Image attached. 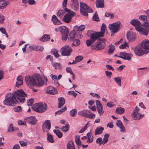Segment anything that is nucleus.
<instances>
[{
	"label": "nucleus",
	"mask_w": 149,
	"mask_h": 149,
	"mask_svg": "<svg viewBox=\"0 0 149 149\" xmlns=\"http://www.w3.org/2000/svg\"><path fill=\"white\" fill-rule=\"evenodd\" d=\"M95 114L92 113L89 111V112H88L86 118L91 119H94L95 117Z\"/></svg>",
	"instance_id": "obj_45"
},
{
	"label": "nucleus",
	"mask_w": 149,
	"mask_h": 149,
	"mask_svg": "<svg viewBox=\"0 0 149 149\" xmlns=\"http://www.w3.org/2000/svg\"><path fill=\"white\" fill-rule=\"evenodd\" d=\"M72 45L75 46H77L79 45L80 43V41L79 39H76L73 41Z\"/></svg>",
	"instance_id": "obj_49"
},
{
	"label": "nucleus",
	"mask_w": 149,
	"mask_h": 149,
	"mask_svg": "<svg viewBox=\"0 0 149 149\" xmlns=\"http://www.w3.org/2000/svg\"><path fill=\"white\" fill-rule=\"evenodd\" d=\"M52 20L55 25H59L61 24V22L58 19L55 15H53L52 17Z\"/></svg>",
	"instance_id": "obj_27"
},
{
	"label": "nucleus",
	"mask_w": 149,
	"mask_h": 149,
	"mask_svg": "<svg viewBox=\"0 0 149 149\" xmlns=\"http://www.w3.org/2000/svg\"><path fill=\"white\" fill-rule=\"evenodd\" d=\"M70 6L73 10L76 11L79 9V2L78 0H71Z\"/></svg>",
	"instance_id": "obj_17"
},
{
	"label": "nucleus",
	"mask_w": 149,
	"mask_h": 149,
	"mask_svg": "<svg viewBox=\"0 0 149 149\" xmlns=\"http://www.w3.org/2000/svg\"><path fill=\"white\" fill-rule=\"evenodd\" d=\"M141 46L144 51L149 50V40H143L141 43Z\"/></svg>",
	"instance_id": "obj_20"
},
{
	"label": "nucleus",
	"mask_w": 149,
	"mask_h": 149,
	"mask_svg": "<svg viewBox=\"0 0 149 149\" xmlns=\"http://www.w3.org/2000/svg\"><path fill=\"white\" fill-rule=\"evenodd\" d=\"M50 39V36L49 35H44L40 40L41 41L46 42L49 40Z\"/></svg>",
	"instance_id": "obj_30"
},
{
	"label": "nucleus",
	"mask_w": 149,
	"mask_h": 149,
	"mask_svg": "<svg viewBox=\"0 0 149 149\" xmlns=\"http://www.w3.org/2000/svg\"><path fill=\"white\" fill-rule=\"evenodd\" d=\"M35 80V86H41L45 84L46 85L48 81L47 78L44 76L43 78L45 81V83L44 80L41 78L38 74H36L34 75Z\"/></svg>",
	"instance_id": "obj_3"
},
{
	"label": "nucleus",
	"mask_w": 149,
	"mask_h": 149,
	"mask_svg": "<svg viewBox=\"0 0 149 149\" xmlns=\"http://www.w3.org/2000/svg\"><path fill=\"white\" fill-rule=\"evenodd\" d=\"M115 49V47L113 45L109 46V49L108 53L110 54H112L114 51Z\"/></svg>",
	"instance_id": "obj_47"
},
{
	"label": "nucleus",
	"mask_w": 149,
	"mask_h": 149,
	"mask_svg": "<svg viewBox=\"0 0 149 149\" xmlns=\"http://www.w3.org/2000/svg\"><path fill=\"white\" fill-rule=\"evenodd\" d=\"M14 97L16 98L17 102H19L22 103L24 102L25 101V97L27 96L26 94L22 90H17L12 93Z\"/></svg>",
	"instance_id": "obj_2"
},
{
	"label": "nucleus",
	"mask_w": 149,
	"mask_h": 149,
	"mask_svg": "<svg viewBox=\"0 0 149 149\" xmlns=\"http://www.w3.org/2000/svg\"><path fill=\"white\" fill-rule=\"evenodd\" d=\"M53 132L59 138H61L62 137L63 134L60 132L56 130H54Z\"/></svg>",
	"instance_id": "obj_48"
},
{
	"label": "nucleus",
	"mask_w": 149,
	"mask_h": 149,
	"mask_svg": "<svg viewBox=\"0 0 149 149\" xmlns=\"http://www.w3.org/2000/svg\"><path fill=\"white\" fill-rule=\"evenodd\" d=\"M139 19L143 22L144 25H146V26H149V22L148 20L147 17L146 15H141L139 16Z\"/></svg>",
	"instance_id": "obj_21"
},
{
	"label": "nucleus",
	"mask_w": 149,
	"mask_h": 149,
	"mask_svg": "<svg viewBox=\"0 0 149 149\" xmlns=\"http://www.w3.org/2000/svg\"><path fill=\"white\" fill-rule=\"evenodd\" d=\"M17 81L16 82V86L19 87L23 84V81L22 76H19L17 79Z\"/></svg>",
	"instance_id": "obj_33"
},
{
	"label": "nucleus",
	"mask_w": 149,
	"mask_h": 149,
	"mask_svg": "<svg viewBox=\"0 0 149 149\" xmlns=\"http://www.w3.org/2000/svg\"><path fill=\"white\" fill-rule=\"evenodd\" d=\"M46 93L50 95H54L57 93V91L55 88L51 86H49L47 87Z\"/></svg>",
	"instance_id": "obj_18"
},
{
	"label": "nucleus",
	"mask_w": 149,
	"mask_h": 149,
	"mask_svg": "<svg viewBox=\"0 0 149 149\" xmlns=\"http://www.w3.org/2000/svg\"><path fill=\"white\" fill-rule=\"evenodd\" d=\"M70 128V126L69 125L66 124L65 126L61 127V130L63 132H67Z\"/></svg>",
	"instance_id": "obj_50"
},
{
	"label": "nucleus",
	"mask_w": 149,
	"mask_h": 149,
	"mask_svg": "<svg viewBox=\"0 0 149 149\" xmlns=\"http://www.w3.org/2000/svg\"><path fill=\"white\" fill-rule=\"evenodd\" d=\"M106 40L104 39H102V40H100L99 42H98V44L99 47L101 48L100 50H102L104 49L105 47Z\"/></svg>",
	"instance_id": "obj_26"
},
{
	"label": "nucleus",
	"mask_w": 149,
	"mask_h": 149,
	"mask_svg": "<svg viewBox=\"0 0 149 149\" xmlns=\"http://www.w3.org/2000/svg\"><path fill=\"white\" fill-rule=\"evenodd\" d=\"M17 102L16 98L12 93H8L6 95V97L3 101V103L5 105L15 106Z\"/></svg>",
	"instance_id": "obj_1"
},
{
	"label": "nucleus",
	"mask_w": 149,
	"mask_h": 149,
	"mask_svg": "<svg viewBox=\"0 0 149 149\" xmlns=\"http://www.w3.org/2000/svg\"><path fill=\"white\" fill-rule=\"evenodd\" d=\"M96 6L97 8H103L104 7V0H97Z\"/></svg>",
	"instance_id": "obj_25"
},
{
	"label": "nucleus",
	"mask_w": 149,
	"mask_h": 149,
	"mask_svg": "<svg viewBox=\"0 0 149 149\" xmlns=\"http://www.w3.org/2000/svg\"><path fill=\"white\" fill-rule=\"evenodd\" d=\"M115 104H114L113 102L111 101L107 102V106L109 108H111L114 107Z\"/></svg>",
	"instance_id": "obj_61"
},
{
	"label": "nucleus",
	"mask_w": 149,
	"mask_h": 149,
	"mask_svg": "<svg viewBox=\"0 0 149 149\" xmlns=\"http://www.w3.org/2000/svg\"><path fill=\"white\" fill-rule=\"evenodd\" d=\"M106 27V26L105 24L104 23H103L101 28V31L98 32L102 33L103 34V36H104V34L105 32Z\"/></svg>",
	"instance_id": "obj_46"
},
{
	"label": "nucleus",
	"mask_w": 149,
	"mask_h": 149,
	"mask_svg": "<svg viewBox=\"0 0 149 149\" xmlns=\"http://www.w3.org/2000/svg\"><path fill=\"white\" fill-rule=\"evenodd\" d=\"M114 80L119 86H121V80L120 78V77H115L114 78Z\"/></svg>",
	"instance_id": "obj_44"
},
{
	"label": "nucleus",
	"mask_w": 149,
	"mask_h": 149,
	"mask_svg": "<svg viewBox=\"0 0 149 149\" xmlns=\"http://www.w3.org/2000/svg\"><path fill=\"white\" fill-rule=\"evenodd\" d=\"M103 34L100 32H94L92 33L91 36L90 38L95 42L96 39L100 37H102Z\"/></svg>",
	"instance_id": "obj_13"
},
{
	"label": "nucleus",
	"mask_w": 149,
	"mask_h": 149,
	"mask_svg": "<svg viewBox=\"0 0 149 149\" xmlns=\"http://www.w3.org/2000/svg\"><path fill=\"white\" fill-rule=\"evenodd\" d=\"M85 26L84 25H81L79 26H75L74 28V31L75 32L82 31L84 30Z\"/></svg>",
	"instance_id": "obj_24"
},
{
	"label": "nucleus",
	"mask_w": 149,
	"mask_h": 149,
	"mask_svg": "<svg viewBox=\"0 0 149 149\" xmlns=\"http://www.w3.org/2000/svg\"><path fill=\"white\" fill-rule=\"evenodd\" d=\"M52 66L56 69H60L61 68V65L59 63H54L53 62L52 63Z\"/></svg>",
	"instance_id": "obj_39"
},
{
	"label": "nucleus",
	"mask_w": 149,
	"mask_h": 149,
	"mask_svg": "<svg viewBox=\"0 0 149 149\" xmlns=\"http://www.w3.org/2000/svg\"><path fill=\"white\" fill-rule=\"evenodd\" d=\"M134 51L135 54L137 56H141L144 54H147L149 52V50L144 51L143 48L139 46L135 47Z\"/></svg>",
	"instance_id": "obj_9"
},
{
	"label": "nucleus",
	"mask_w": 149,
	"mask_h": 149,
	"mask_svg": "<svg viewBox=\"0 0 149 149\" xmlns=\"http://www.w3.org/2000/svg\"><path fill=\"white\" fill-rule=\"evenodd\" d=\"M104 130V128L101 126L97 127L95 129V135L101 134Z\"/></svg>",
	"instance_id": "obj_29"
},
{
	"label": "nucleus",
	"mask_w": 149,
	"mask_h": 149,
	"mask_svg": "<svg viewBox=\"0 0 149 149\" xmlns=\"http://www.w3.org/2000/svg\"><path fill=\"white\" fill-rule=\"evenodd\" d=\"M70 113L72 116H74L77 113L76 109H74L70 111Z\"/></svg>",
	"instance_id": "obj_55"
},
{
	"label": "nucleus",
	"mask_w": 149,
	"mask_h": 149,
	"mask_svg": "<svg viewBox=\"0 0 149 149\" xmlns=\"http://www.w3.org/2000/svg\"><path fill=\"white\" fill-rule=\"evenodd\" d=\"M8 4L7 1L5 0H0V9H4Z\"/></svg>",
	"instance_id": "obj_31"
},
{
	"label": "nucleus",
	"mask_w": 149,
	"mask_h": 149,
	"mask_svg": "<svg viewBox=\"0 0 149 149\" xmlns=\"http://www.w3.org/2000/svg\"><path fill=\"white\" fill-rule=\"evenodd\" d=\"M66 12L67 13L63 17V21L65 23H68L70 21L72 17L75 15L76 13L70 10H66Z\"/></svg>",
	"instance_id": "obj_6"
},
{
	"label": "nucleus",
	"mask_w": 149,
	"mask_h": 149,
	"mask_svg": "<svg viewBox=\"0 0 149 149\" xmlns=\"http://www.w3.org/2000/svg\"><path fill=\"white\" fill-rule=\"evenodd\" d=\"M130 23L135 27L136 29V27H141V23L138 19H132L130 22Z\"/></svg>",
	"instance_id": "obj_23"
},
{
	"label": "nucleus",
	"mask_w": 149,
	"mask_h": 149,
	"mask_svg": "<svg viewBox=\"0 0 149 149\" xmlns=\"http://www.w3.org/2000/svg\"><path fill=\"white\" fill-rule=\"evenodd\" d=\"M94 42V41H93V40L91 39H90L87 40L86 41V43L87 46H90Z\"/></svg>",
	"instance_id": "obj_59"
},
{
	"label": "nucleus",
	"mask_w": 149,
	"mask_h": 149,
	"mask_svg": "<svg viewBox=\"0 0 149 149\" xmlns=\"http://www.w3.org/2000/svg\"><path fill=\"white\" fill-rule=\"evenodd\" d=\"M105 16L106 17H110L111 19H113L114 17L113 14V13H105Z\"/></svg>",
	"instance_id": "obj_56"
},
{
	"label": "nucleus",
	"mask_w": 149,
	"mask_h": 149,
	"mask_svg": "<svg viewBox=\"0 0 149 149\" xmlns=\"http://www.w3.org/2000/svg\"><path fill=\"white\" fill-rule=\"evenodd\" d=\"M75 141L76 144L78 146H80L81 145V142L80 139V136L77 135L75 136Z\"/></svg>",
	"instance_id": "obj_40"
},
{
	"label": "nucleus",
	"mask_w": 149,
	"mask_h": 149,
	"mask_svg": "<svg viewBox=\"0 0 149 149\" xmlns=\"http://www.w3.org/2000/svg\"><path fill=\"white\" fill-rule=\"evenodd\" d=\"M60 31L62 34L68 33V28L65 26H60Z\"/></svg>",
	"instance_id": "obj_35"
},
{
	"label": "nucleus",
	"mask_w": 149,
	"mask_h": 149,
	"mask_svg": "<svg viewBox=\"0 0 149 149\" xmlns=\"http://www.w3.org/2000/svg\"><path fill=\"white\" fill-rule=\"evenodd\" d=\"M67 149H75L73 141H70L68 142L67 145Z\"/></svg>",
	"instance_id": "obj_32"
},
{
	"label": "nucleus",
	"mask_w": 149,
	"mask_h": 149,
	"mask_svg": "<svg viewBox=\"0 0 149 149\" xmlns=\"http://www.w3.org/2000/svg\"><path fill=\"white\" fill-rule=\"evenodd\" d=\"M125 110L124 108L121 107H118L116 110V113L119 114H122L124 113Z\"/></svg>",
	"instance_id": "obj_34"
},
{
	"label": "nucleus",
	"mask_w": 149,
	"mask_h": 149,
	"mask_svg": "<svg viewBox=\"0 0 149 149\" xmlns=\"http://www.w3.org/2000/svg\"><path fill=\"white\" fill-rule=\"evenodd\" d=\"M120 22L118 21L116 22L110 24L109 26V27L111 32L113 33L117 32L120 29Z\"/></svg>",
	"instance_id": "obj_10"
},
{
	"label": "nucleus",
	"mask_w": 149,
	"mask_h": 149,
	"mask_svg": "<svg viewBox=\"0 0 149 149\" xmlns=\"http://www.w3.org/2000/svg\"><path fill=\"white\" fill-rule=\"evenodd\" d=\"M88 124H86L84 127L82 128V129L80 130L79 131V133H81L84 132L88 127Z\"/></svg>",
	"instance_id": "obj_57"
},
{
	"label": "nucleus",
	"mask_w": 149,
	"mask_h": 149,
	"mask_svg": "<svg viewBox=\"0 0 149 149\" xmlns=\"http://www.w3.org/2000/svg\"><path fill=\"white\" fill-rule=\"evenodd\" d=\"M87 136L88 137L87 143H91L93 141V137L91 132H88L87 134Z\"/></svg>",
	"instance_id": "obj_38"
},
{
	"label": "nucleus",
	"mask_w": 149,
	"mask_h": 149,
	"mask_svg": "<svg viewBox=\"0 0 149 149\" xmlns=\"http://www.w3.org/2000/svg\"><path fill=\"white\" fill-rule=\"evenodd\" d=\"M5 19V18L4 15L0 13V24L3 23Z\"/></svg>",
	"instance_id": "obj_63"
},
{
	"label": "nucleus",
	"mask_w": 149,
	"mask_h": 149,
	"mask_svg": "<svg viewBox=\"0 0 149 149\" xmlns=\"http://www.w3.org/2000/svg\"><path fill=\"white\" fill-rule=\"evenodd\" d=\"M80 8L81 13L85 16H88V13L93 12L92 9L85 3L80 2Z\"/></svg>",
	"instance_id": "obj_4"
},
{
	"label": "nucleus",
	"mask_w": 149,
	"mask_h": 149,
	"mask_svg": "<svg viewBox=\"0 0 149 149\" xmlns=\"http://www.w3.org/2000/svg\"><path fill=\"white\" fill-rule=\"evenodd\" d=\"M136 30L139 32L141 34H143L145 36H147L148 34V32L147 30L141 27H136Z\"/></svg>",
	"instance_id": "obj_22"
},
{
	"label": "nucleus",
	"mask_w": 149,
	"mask_h": 149,
	"mask_svg": "<svg viewBox=\"0 0 149 149\" xmlns=\"http://www.w3.org/2000/svg\"><path fill=\"white\" fill-rule=\"evenodd\" d=\"M47 140L50 142L53 143L54 142V140L53 139V136L50 134L49 133L47 134Z\"/></svg>",
	"instance_id": "obj_42"
},
{
	"label": "nucleus",
	"mask_w": 149,
	"mask_h": 149,
	"mask_svg": "<svg viewBox=\"0 0 149 149\" xmlns=\"http://www.w3.org/2000/svg\"><path fill=\"white\" fill-rule=\"evenodd\" d=\"M96 105L98 113L100 115H102L104 113V111L103 109L102 105L99 100L96 101Z\"/></svg>",
	"instance_id": "obj_14"
},
{
	"label": "nucleus",
	"mask_w": 149,
	"mask_h": 149,
	"mask_svg": "<svg viewBox=\"0 0 149 149\" xmlns=\"http://www.w3.org/2000/svg\"><path fill=\"white\" fill-rule=\"evenodd\" d=\"M88 112H89V111L88 110H83L79 112L78 113L79 115L83 116L86 117Z\"/></svg>",
	"instance_id": "obj_41"
},
{
	"label": "nucleus",
	"mask_w": 149,
	"mask_h": 149,
	"mask_svg": "<svg viewBox=\"0 0 149 149\" xmlns=\"http://www.w3.org/2000/svg\"><path fill=\"white\" fill-rule=\"evenodd\" d=\"M90 94L92 97H94L97 98L98 99H100V95L97 93H90Z\"/></svg>",
	"instance_id": "obj_62"
},
{
	"label": "nucleus",
	"mask_w": 149,
	"mask_h": 149,
	"mask_svg": "<svg viewBox=\"0 0 149 149\" xmlns=\"http://www.w3.org/2000/svg\"><path fill=\"white\" fill-rule=\"evenodd\" d=\"M66 110V107H64L62 108L60 110L56 112L55 113L56 114H59L62 113L63 112L65 111Z\"/></svg>",
	"instance_id": "obj_52"
},
{
	"label": "nucleus",
	"mask_w": 149,
	"mask_h": 149,
	"mask_svg": "<svg viewBox=\"0 0 149 149\" xmlns=\"http://www.w3.org/2000/svg\"><path fill=\"white\" fill-rule=\"evenodd\" d=\"M34 102V100L33 99H31L27 101L28 105L30 106L32 105Z\"/></svg>",
	"instance_id": "obj_64"
},
{
	"label": "nucleus",
	"mask_w": 149,
	"mask_h": 149,
	"mask_svg": "<svg viewBox=\"0 0 149 149\" xmlns=\"http://www.w3.org/2000/svg\"><path fill=\"white\" fill-rule=\"evenodd\" d=\"M68 0H63L62 2V6L64 9L66 10H69L67 8L66 6L67 4Z\"/></svg>",
	"instance_id": "obj_54"
},
{
	"label": "nucleus",
	"mask_w": 149,
	"mask_h": 149,
	"mask_svg": "<svg viewBox=\"0 0 149 149\" xmlns=\"http://www.w3.org/2000/svg\"><path fill=\"white\" fill-rule=\"evenodd\" d=\"M34 110L39 113L45 111L47 109L45 103H39L35 104L33 107Z\"/></svg>",
	"instance_id": "obj_5"
},
{
	"label": "nucleus",
	"mask_w": 149,
	"mask_h": 149,
	"mask_svg": "<svg viewBox=\"0 0 149 149\" xmlns=\"http://www.w3.org/2000/svg\"><path fill=\"white\" fill-rule=\"evenodd\" d=\"M58 108H61L62 107L65 103L64 99L62 97L58 98Z\"/></svg>",
	"instance_id": "obj_28"
},
{
	"label": "nucleus",
	"mask_w": 149,
	"mask_h": 149,
	"mask_svg": "<svg viewBox=\"0 0 149 149\" xmlns=\"http://www.w3.org/2000/svg\"><path fill=\"white\" fill-rule=\"evenodd\" d=\"M61 55L65 56H69L71 55L72 50L71 47L68 45L63 46L60 49Z\"/></svg>",
	"instance_id": "obj_7"
},
{
	"label": "nucleus",
	"mask_w": 149,
	"mask_h": 149,
	"mask_svg": "<svg viewBox=\"0 0 149 149\" xmlns=\"http://www.w3.org/2000/svg\"><path fill=\"white\" fill-rule=\"evenodd\" d=\"M83 57L82 56H78L75 58V61L77 63L80 62L83 59Z\"/></svg>",
	"instance_id": "obj_51"
},
{
	"label": "nucleus",
	"mask_w": 149,
	"mask_h": 149,
	"mask_svg": "<svg viewBox=\"0 0 149 149\" xmlns=\"http://www.w3.org/2000/svg\"><path fill=\"white\" fill-rule=\"evenodd\" d=\"M132 56V54L131 53L120 52V56H118L124 60L130 61L131 59V57Z\"/></svg>",
	"instance_id": "obj_12"
},
{
	"label": "nucleus",
	"mask_w": 149,
	"mask_h": 149,
	"mask_svg": "<svg viewBox=\"0 0 149 149\" xmlns=\"http://www.w3.org/2000/svg\"><path fill=\"white\" fill-rule=\"evenodd\" d=\"M25 120L26 122L32 125H35L37 121L35 117L34 116H31L26 118Z\"/></svg>",
	"instance_id": "obj_19"
},
{
	"label": "nucleus",
	"mask_w": 149,
	"mask_h": 149,
	"mask_svg": "<svg viewBox=\"0 0 149 149\" xmlns=\"http://www.w3.org/2000/svg\"><path fill=\"white\" fill-rule=\"evenodd\" d=\"M51 53L54 54L56 58H58L59 56L57 52L55 49L52 50Z\"/></svg>",
	"instance_id": "obj_53"
},
{
	"label": "nucleus",
	"mask_w": 149,
	"mask_h": 149,
	"mask_svg": "<svg viewBox=\"0 0 149 149\" xmlns=\"http://www.w3.org/2000/svg\"><path fill=\"white\" fill-rule=\"evenodd\" d=\"M65 12H66L65 9L59 10L57 12L56 15L59 17L62 18L63 17Z\"/></svg>",
	"instance_id": "obj_37"
},
{
	"label": "nucleus",
	"mask_w": 149,
	"mask_h": 149,
	"mask_svg": "<svg viewBox=\"0 0 149 149\" xmlns=\"http://www.w3.org/2000/svg\"><path fill=\"white\" fill-rule=\"evenodd\" d=\"M127 37L129 41H134L136 39V34L132 31H129L127 33Z\"/></svg>",
	"instance_id": "obj_15"
},
{
	"label": "nucleus",
	"mask_w": 149,
	"mask_h": 149,
	"mask_svg": "<svg viewBox=\"0 0 149 149\" xmlns=\"http://www.w3.org/2000/svg\"><path fill=\"white\" fill-rule=\"evenodd\" d=\"M96 142L97 143H99V146H100L102 143L103 141H102V138L101 137L98 138L96 140Z\"/></svg>",
	"instance_id": "obj_60"
},
{
	"label": "nucleus",
	"mask_w": 149,
	"mask_h": 149,
	"mask_svg": "<svg viewBox=\"0 0 149 149\" xmlns=\"http://www.w3.org/2000/svg\"><path fill=\"white\" fill-rule=\"evenodd\" d=\"M25 80L27 85L30 87L35 86V80L34 75L33 77L26 76L25 77Z\"/></svg>",
	"instance_id": "obj_11"
},
{
	"label": "nucleus",
	"mask_w": 149,
	"mask_h": 149,
	"mask_svg": "<svg viewBox=\"0 0 149 149\" xmlns=\"http://www.w3.org/2000/svg\"><path fill=\"white\" fill-rule=\"evenodd\" d=\"M139 109L137 107H136L135 109L133 111V117L135 120H140L144 116V114H141L139 113Z\"/></svg>",
	"instance_id": "obj_8"
},
{
	"label": "nucleus",
	"mask_w": 149,
	"mask_h": 149,
	"mask_svg": "<svg viewBox=\"0 0 149 149\" xmlns=\"http://www.w3.org/2000/svg\"><path fill=\"white\" fill-rule=\"evenodd\" d=\"M51 123L49 120L45 121L43 124V129L45 132H48L50 129Z\"/></svg>",
	"instance_id": "obj_16"
},
{
	"label": "nucleus",
	"mask_w": 149,
	"mask_h": 149,
	"mask_svg": "<svg viewBox=\"0 0 149 149\" xmlns=\"http://www.w3.org/2000/svg\"><path fill=\"white\" fill-rule=\"evenodd\" d=\"M109 136V134H106L104 135L102 142L103 144H105L108 141V138Z\"/></svg>",
	"instance_id": "obj_43"
},
{
	"label": "nucleus",
	"mask_w": 149,
	"mask_h": 149,
	"mask_svg": "<svg viewBox=\"0 0 149 149\" xmlns=\"http://www.w3.org/2000/svg\"><path fill=\"white\" fill-rule=\"evenodd\" d=\"M76 32L74 31L70 32L68 38L69 40L72 41L74 40Z\"/></svg>",
	"instance_id": "obj_36"
},
{
	"label": "nucleus",
	"mask_w": 149,
	"mask_h": 149,
	"mask_svg": "<svg viewBox=\"0 0 149 149\" xmlns=\"http://www.w3.org/2000/svg\"><path fill=\"white\" fill-rule=\"evenodd\" d=\"M68 33H66L65 34H62V40L63 41H65L67 39Z\"/></svg>",
	"instance_id": "obj_58"
}]
</instances>
